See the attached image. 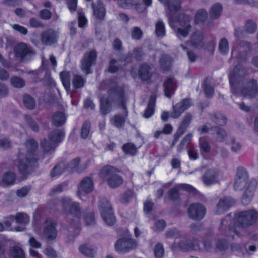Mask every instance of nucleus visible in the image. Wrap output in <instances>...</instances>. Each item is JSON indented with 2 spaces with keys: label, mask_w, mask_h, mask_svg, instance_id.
Here are the masks:
<instances>
[{
  "label": "nucleus",
  "mask_w": 258,
  "mask_h": 258,
  "mask_svg": "<svg viewBox=\"0 0 258 258\" xmlns=\"http://www.w3.org/2000/svg\"><path fill=\"white\" fill-rule=\"evenodd\" d=\"M26 150L21 149L19 153L18 168L22 175H26L37 166L38 157L35 154L38 149V143L33 139L25 143Z\"/></svg>",
  "instance_id": "obj_3"
},
{
  "label": "nucleus",
  "mask_w": 258,
  "mask_h": 258,
  "mask_svg": "<svg viewBox=\"0 0 258 258\" xmlns=\"http://www.w3.org/2000/svg\"><path fill=\"white\" fill-rule=\"evenodd\" d=\"M168 7L167 16L169 19V23L171 27L174 26V23L177 22L178 25L175 29L176 36L186 37L190 31L191 26L190 24V19L187 15L182 14L177 18V13L180 8L181 0H172L168 2L167 0H159Z\"/></svg>",
  "instance_id": "obj_2"
},
{
  "label": "nucleus",
  "mask_w": 258,
  "mask_h": 258,
  "mask_svg": "<svg viewBox=\"0 0 258 258\" xmlns=\"http://www.w3.org/2000/svg\"><path fill=\"white\" fill-rule=\"evenodd\" d=\"M246 74L245 70L241 66H236L229 74V81L242 78Z\"/></svg>",
  "instance_id": "obj_31"
},
{
  "label": "nucleus",
  "mask_w": 258,
  "mask_h": 258,
  "mask_svg": "<svg viewBox=\"0 0 258 258\" xmlns=\"http://www.w3.org/2000/svg\"><path fill=\"white\" fill-rule=\"evenodd\" d=\"M80 252L83 255L90 258H93L96 254V250L90 246L86 244H83L79 246Z\"/></svg>",
  "instance_id": "obj_38"
},
{
  "label": "nucleus",
  "mask_w": 258,
  "mask_h": 258,
  "mask_svg": "<svg viewBox=\"0 0 258 258\" xmlns=\"http://www.w3.org/2000/svg\"><path fill=\"white\" fill-rule=\"evenodd\" d=\"M203 34L200 31H195L191 35L190 42L187 43V46L200 48L203 46Z\"/></svg>",
  "instance_id": "obj_23"
},
{
  "label": "nucleus",
  "mask_w": 258,
  "mask_h": 258,
  "mask_svg": "<svg viewBox=\"0 0 258 258\" xmlns=\"http://www.w3.org/2000/svg\"><path fill=\"white\" fill-rule=\"evenodd\" d=\"M94 15L99 20L104 19L105 15V10L102 3L98 1L96 4H93Z\"/></svg>",
  "instance_id": "obj_28"
},
{
  "label": "nucleus",
  "mask_w": 258,
  "mask_h": 258,
  "mask_svg": "<svg viewBox=\"0 0 258 258\" xmlns=\"http://www.w3.org/2000/svg\"><path fill=\"white\" fill-rule=\"evenodd\" d=\"M215 240L213 232L211 230L207 231L202 241L197 239L195 250L204 252H212L215 250Z\"/></svg>",
  "instance_id": "obj_8"
},
{
  "label": "nucleus",
  "mask_w": 258,
  "mask_h": 258,
  "mask_svg": "<svg viewBox=\"0 0 258 258\" xmlns=\"http://www.w3.org/2000/svg\"><path fill=\"white\" fill-rule=\"evenodd\" d=\"M106 97L100 98V111L101 114L106 115L110 112L113 107L125 109L127 97L124 87L119 85L115 82H110L108 84Z\"/></svg>",
  "instance_id": "obj_1"
},
{
  "label": "nucleus",
  "mask_w": 258,
  "mask_h": 258,
  "mask_svg": "<svg viewBox=\"0 0 258 258\" xmlns=\"http://www.w3.org/2000/svg\"><path fill=\"white\" fill-rule=\"evenodd\" d=\"M210 119L218 126L224 125L227 123V119L220 113L214 112L210 114Z\"/></svg>",
  "instance_id": "obj_36"
},
{
  "label": "nucleus",
  "mask_w": 258,
  "mask_h": 258,
  "mask_svg": "<svg viewBox=\"0 0 258 258\" xmlns=\"http://www.w3.org/2000/svg\"><path fill=\"white\" fill-rule=\"evenodd\" d=\"M202 87L207 98H211L213 96L214 93V86L211 82H204Z\"/></svg>",
  "instance_id": "obj_42"
},
{
  "label": "nucleus",
  "mask_w": 258,
  "mask_h": 258,
  "mask_svg": "<svg viewBox=\"0 0 258 258\" xmlns=\"http://www.w3.org/2000/svg\"><path fill=\"white\" fill-rule=\"evenodd\" d=\"M134 196V192L130 190L126 191L120 196V202L122 204L128 203L130 199Z\"/></svg>",
  "instance_id": "obj_57"
},
{
  "label": "nucleus",
  "mask_w": 258,
  "mask_h": 258,
  "mask_svg": "<svg viewBox=\"0 0 258 258\" xmlns=\"http://www.w3.org/2000/svg\"><path fill=\"white\" fill-rule=\"evenodd\" d=\"M190 105L189 99H182L180 102L173 106V111L171 113V117L173 118L179 117Z\"/></svg>",
  "instance_id": "obj_19"
},
{
  "label": "nucleus",
  "mask_w": 258,
  "mask_h": 258,
  "mask_svg": "<svg viewBox=\"0 0 258 258\" xmlns=\"http://www.w3.org/2000/svg\"><path fill=\"white\" fill-rule=\"evenodd\" d=\"M122 148L125 153L129 154L133 156L135 155L137 152L136 147L132 143H127L123 145Z\"/></svg>",
  "instance_id": "obj_54"
},
{
  "label": "nucleus",
  "mask_w": 258,
  "mask_h": 258,
  "mask_svg": "<svg viewBox=\"0 0 258 258\" xmlns=\"http://www.w3.org/2000/svg\"><path fill=\"white\" fill-rule=\"evenodd\" d=\"M215 250L220 251H225L228 248V242L222 238H215Z\"/></svg>",
  "instance_id": "obj_44"
},
{
  "label": "nucleus",
  "mask_w": 258,
  "mask_h": 258,
  "mask_svg": "<svg viewBox=\"0 0 258 258\" xmlns=\"http://www.w3.org/2000/svg\"><path fill=\"white\" fill-rule=\"evenodd\" d=\"M211 130L214 131L217 135V139L218 141L220 142H224L226 141L228 135L224 128L218 125H215L212 126Z\"/></svg>",
  "instance_id": "obj_37"
},
{
  "label": "nucleus",
  "mask_w": 258,
  "mask_h": 258,
  "mask_svg": "<svg viewBox=\"0 0 258 258\" xmlns=\"http://www.w3.org/2000/svg\"><path fill=\"white\" fill-rule=\"evenodd\" d=\"M161 67L164 70H168L172 64L170 58L167 55H163L160 60Z\"/></svg>",
  "instance_id": "obj_50"
},
{
  "label": "nucleus",
  "mask_w": 258,
  "mask_h": 258,
  "mask_svg": "<svg viewBox=\"0 0 258 258\" xmlns=\"http://www.w3.org/2000/svg\"><path fill=\"white\" fill-rule=\"evenodd\" d=\"M222 10V6L219 4H216L211 8L210 14L213 18H218L221 15Z\"/></svg>",
  "instance_id": "obj_53"
},
{
  "label": "nucleus",
  "mask_w": 258,
  "mask_h": 258,
  "mask_svg": "<svg viewBox=\"0 0 258 258\" xmlns=\"http://www.w3.org/2000/svg\"><path fill=\"white\" fill-rule=\"evenodd\" d=\"M257 183L255 180H251L247 183L246 186L243 189L242 197L241 198V203L242 205H248L251 201L254 193L256 189Z\"/></svg>",
  "instance_id": "obj_13"
},
{
  "label": "nucleus",
  "mask_w": 258,
  "mask_h": 258,
  "mask_svg": "<svg viewBox=\"0 0 258 258\" xmlns=\"http://www.w3.org/2000/svg\"><path fill=\"white\" fill-rule=\"evenodd\" d=\"M176 87V85L174 82H164L163 88L166 97L170 98L174 93Z\"/></svg>",
  "instance_id": "obj_35"
},
{
  "label": "nucleus",
  "mask_w": 258,
  "mask_h": 258,
  "mask_svg": "<svg viewBox=\"0 0 258 258\" xmlns=\"http://www.w3.org/2000/svg\"><path fill=\"white\" fill-rule=\"evenodd\" d=\"M15 180L16 175L14 173L11 171L5 173L2 178L3 183L7 185L13 184Z\"/></svg>",
  "instance_id": "obj_46"
},
{
  "label": "nucleus",
  "mask_w": 258,
  "mask_h": 258,
  "mask_svg": "<svg viewBox=\"0 0 258 258\" xmlns=\"http://www.w3.org/2000/svg\"><path fill=\"white\" fill-rule=\"evenodd\" d=\"M58 33L53 29H48L41 34L42 43L46 45H51L57 42Z\"/></svg>",
  "instance_id": "obj_18"
},
{
  "label": "nucleus",
  "mask_w": 258,
  "mask_h": 258,
  "mask_svg": "<svg viewBox=\"0 0 258 258\" xmlns=\"http://www.w3.org/2000/svg\"><path fill=\"white\" fill-rule=\"evenodd\" d=\"M232 249L236 250H239L243 253L251 254V252H254L256 250V247L254 245H249L247 248L245 246L240 244H234L232 246Z\"/></svg>",
  "instance_id": "obj_45"
},
{
  "label": "nucleus",
  "mask_w": 258,
  "mask_h": 258,
  "mask_svg": "<svg viewBox=\"0 0 258 258\" xmlns=\"http://www.w3.org/2000/svg\"><path fill=\"white\" fill-rule=\"evenodd\" d=\"M207 12L204 10H199L195 16V23L198 24L202 23L207 17Z\"/></svg>",
  "instance_id": "obj_49"
},
{
  "label": "nucleus",
  "mask_w": 258,
  "mask_h": 258,
  "mask_svg": "<svg viewBox=\"0 0 258 258\" xmlns=\"http://www.w3.org/2000/svg\"><path fill=\"white\" fill-rule=\"evenodd\" d=\"M166 226V222L164 220L159 219L155 222L153 229L157 232H161L165 228Z\"/></svg>",
  "instance_id": "obj_56"
},
{
  "label": "nucleus",
  "mask_w": 258,
  "mask_h": 258,
  "mask_svg": "<svg viewBox=\"0 0 258 258\" xmlns=\"http://www.w3.org/2000/svg\"><path fill=\"white\" fill-rule=\"evenodd\" d=\"M120 170L114 167L105 166L100 171V176L107 182L108 186L115 188L123 183L122 178L118 174Z\"/></svg>",
  "instance_id": "obj_5"
},
{
  "label": "nucleus",
  "mask_w": 258,
  "mask_h": 258,
  "mask_svg": "<svg viewBox=\"0 0 258 258\" xmlns=\"http://www.w3.org/2000/svg\"><path fill=\"white\" fill-rule=\"evenodd\" d=\"M154 255L156 258H162L164 254V248L162 243H157L154 247Z\"/></svg>",
  "instance_id": "obj_60"
},
{
  "label": "nucleus",
  "mask_w": 258,
  "mask_h": 258,
  "mask_svg": "<svg viewBox=\"0 0 258 258\" xmlns=\"http://www.w3.org/2000/svg\"><path fill=\"white\" fill-rule=\"evenodd\" d=\"M96 56V52L93 50L85 54L81 61V69L86 74L91 73V67L95 64Z\"/></svg>",
  "instance_id": "obj_14"
},
{
  "label": "nucleus",
  "mask_w": 258,
  "mask_h": 258,
  "mask_svg": "<svg viewBox=\"0 0 258 258\" xmlns=\"http://www.w3.org/2000/svg\"><path fill=\"white\" fill-rule=\"evenodd\" d=\"M93 189V182L91 178L85 177L82 179L78 186V196L81 198L83 194L91 192Z\"/></svg>",
  "instance_id": "obj_20"
},
{
  "label": "nucleus",
  "mask_w": 258,
  "mask_h": 258,
  "mask_svg": "<svg viewBox=\"0 0 258 258\" xmlns=\"http://www.w3.org/2000/svg\"><path fill=\"white\" fill-rule=\"evenodd\" d=\"M56 226V222L53 219L48 218L46 220L43 235L48 240H52L55 239L57 236Z\"/></svg>",
  "instance_id": "obj_16"
},
{
  "label": "nucleus",
  "mask_w": 258,
  "mask_h": 258,
  "mask_svg": "<svg viewBox=\"0 0 258 258\" xmlns=\"http://www.w3.org/2000/svg\"><path fill=\"white\" fill-rule=\"evenodd\" d=\"M64 137V133L61 130L56 129L51 132L49 135V140L55 145L60 143Z\"/></svg>",
  "instance_id": "obj_29"
},
{
  "label": "nucleus",
  "mask_w": 258,
  "mask_h": 258,
  "mask_svg": "<svg viewBox=\"0 0 258 258\" xmlns=\"http://www.w3.org/2000/svg\"><path fill=\"white\" fill-rule=\"evenodd\" d=\"M23 103L25 106L29 109H32L35 107V101L29 95L25 94L23 96Z\"/></svg>",
  "instance_id": "obj_52"
},
{
  "label": "nucleus",
  "mask_w": 258,
  "mask_h": 258,
  "mask_svg": "<svg viewBox=\"0 0 258 258\" xmlns=\"http://www.w3.org/2000/svg\"><path fill=\"white\" fill-rule=\"evenodd\" d=\"M99 210L105 222L109 226L113 225L115 222L111 204L106 199L100 201Z\"/></svg>",
  "instance_id": "obj_11"
},
{
  "label": "nucleus",
  "mask_w": 258,
  "mask_h": 258,
  "mask_svg": "<svg viewBox=\"0 0 258 258\" xmlns=\"http://www.w3.org/2000/svg\"><path fill=\"white\" fill-rule=\"evenodd\" d=\"M66 121V117L62 112H56L52 116V123L56 126H62L65 123Z\"/></svg>",
  "instance_id": "obj_34"
},
{
  "label": "nucleus",
  "mask_w": 258,
  "mask_h": 258,
  "mask_svg": "<svg viewBox=\"0 0 258 258\" xmlns=\"http://www.w3.org/2000/svg\"><path fill=\"white\" fill-rule=\"evenodd\" d=\"M181 189L192 194H196L197 192L196 189L192 186L186 184H181L169 190L168 197L169 199L171 200H177L179 197V190Z\"/></svg>",
  "instance_id": "obj_17"
},
{
  "label": "nucleus",
  "mask_w": 258,
  "mask_h": 258,
  "mask_svg": "<svg viewBox=\"0 0 258 258\" xmlns=\"http://www.w3.org/2000/svg\"><path fill=\"white\" fill-rule=\"evenodd\" d=\"M257 26L256 24L252 21H247L245 24V30L249 33H252L255 32L256 30Z\"/></svg>",
  "instance_id": "obj_63"
},
{
  "label": "nucleus",
  "mask_w": 258,
  "mask_h": 258,
  "mask_svg": "<svg viewBox=\"0 0 258 258\" xmlns=\"http://www.w3.org/2000/svg\"><path fill=\"white\" fill-rule=\"evenodd\" d=\"M90 130V122L85 121L81 127V135L82 138L86 139L89 134Z\"/></svg>",
  "instance_id": "obj_55"
},
{
  "label": "nucleus",
  "mask_w": 258,
  "mask_h": 258,
  "mask_svg": "<svg viewBox=\"0 0 258 258\" xmlns=\"http://www.w3.org/2000/svg\"><path fill=\"white\" fill-rule=\"evenodd\" d=\"M137 242L127 237L119 238L114 243L115 250L119 253L122 254L128 252L132 249L137 248Z\"/></svg>",
  "instance_id": "obj_10"
},
{
  "label": "nucleus",
  "mask_w": 258,
  "mask_h": 258,
  "mask_svg": "<svg viewBox=\"0 0 258 258\" xmlns=\"http://www.w3.org/2000/svg\"><path fill=\"white\" fill-rule=\"evenodd\" d=\"M123 109L124 112L122 114H117L110 118L111 123L117 128H122L124 126L126 118L128 115L126 107Z\"/></svg>",
  "instance_id": "obj_24"
},
{
  "label": "nucleus",
  "mask_w": 258,
  "mask_h": 258,
  "mask_svg": "<svg viewBox=\"0 0 258 258\" xmlns=\"http://www.w3.org/2000/svg\"><path fill=\"white\" fill-rule=\"evenodd\" d=\"M235 201L230 197H225L220 198L215 209V214L221 215L224 213L228 209L235 205Z\"/></svg>",
  "instance_id": "obj_15"
},
{
  "label": "nucleus",
  "mask_w": 258,
  "mask_h": 258,
  "mask_svg": "<svg viewBox=\"0 0 258 258\" xmlns=\"http://www.w3.org/2000/svg\"><path fill=\"white\" fill-rule=\"evenodd\" d=\"M248 179H235L234 188L235 190H240L246 186L248 183Z\"/></svg>",
  "instance_id": "obj_58"
},
{
  "label": "nucleus",
  "mask_w": 258,
  "mask_h": 258,
  "mask_svg": "<svg viewBox=\"0 0 258 258\" xmlns=\"http://www.w3.org/2000/svg\"><path fill=\"white\" fill-rule=\"evenodd\" d=\"M41 146L44 152L49 153L54 151L57 145L50 140L43 139L41 143Z\"/></svg>",
  "instance_id": "obj_40"
},
{
  "label": "nucleus",
  "mask_w": 258,
  "mask_h": 258,
  "mask_svg": "<svg viewBox=\"0 0 258 258\" xmlns=\"http://www.w3.org/2000/svg\"><path fill=\"white\" fill-rule=\"evenodd\" d=\"M25 118L28 126L34 132H38L39 127L37 123L31 117L25 115Z\"/></svg>",
  "instance_id": "obj_51"
},
{
  "label": "nucleus",
  "mask_w": 258,
  "mask_h": 258,
  "mask_svg": "<svg viewBox=\"0 0 258 258\" xmlns=\"http://www.w3.org/2000/svg\"><path fill=\"white\" fill-rule=\"evenodd\" d=\"M237 4H248L251 6L258 8V0H234Z\"/></svg>",
  "instance_id": "obj_64"
},
{
  "label": "nucleus",
  "mask_w": 258,
  "mask_h": 258,
  "mask_svg": "<svg viewBox=\"0 0 258 258\" xmlns=\"http://www.w3.org/2000/svg\"><path fill=\"white\" fill-rule=\"evenodd\" d=\"M10 255L13 258H25L23 250L18 246H14L11 248Z\"/></svg>",
  "instance_id": "obj_47"
},
{
  "label": "nucleus",
  "mask_w": 258,
  "mask_h": 258,
  "mask_svg": "<svg viewBox=\"0 0 258 258\" xmlns=\"http://www.w3.org/2000/svg\"><path fill=\"white\" fill-rule=\"evenodd\" d=\"M156 100V95L155 94H152L150 97L147 107L143 114L144 117L148 118L154 114Z\"/></svg>",
  "instance_id": "obj_30"
},
{
  "label": "nucleus",
  "mask_w": 258,
  "mask_h": 258,
  "mask_svg": "<svg viewBox=\"0 0 258 258\" xmlns=\"http://www.w3.org/2000/svg\"><path fill=\"white\" fill-rule=\"evenodd\" d=\"M154 69L147 64H143L141 66L139 75L142 81H147L153 76V70Z\"/></svg>",
  "instance_id": "obj_26"
},
{
  "label": "nucleus",
  "mask_w": 258,
  "mask_h": 258,
  "mask_svg": "<svg viewBox=\"0 0 258 258\" xmlns=\"http://www.w3.org/2000/svg\"><path fill=\"white\" fill-rule=\"evenodd\" d=\"M80 162V159L79 158H76L71 161L69 163H66L67 172H72L76 171L78 172H80L82 170L79 167Z\"/></svg>",
  "instance_id": "obj_39"
},
{
  "label": "nucleus",
  "mask_w": 258,
  "mask_h": 258,
  "mask_svg": "<svg viewBox=\"0 0 258 258\" xmlns=\"http://www.w3.org/2000/svg\"><path fill=\"white\" fill-rule=\"evenodd\" d=\"M192 119V114L189 112L186 113L183 117V119L177 130V132L181 134L182 135H183V134L186 131V129L189 126Z\"/></svg>",
  "instance_id": "obj_27"
},
{
  "label": "nucleus",
  "mask_w": 258,
  "mask_h": 258,
  "mask_svg": "<svg viewBox=\"0 0 258 258\" xmlns=\"http://www.w3.org/2000/svg\"><path fill=\"white\" fill-rule=\"evenodd\" d=\"M202 179L207 185L215 184L219 181V171L216 169H209L205 172Z\"/></svg>",
  "instance_id": "obj_22"
},
{
  "label": "nucleus",
  "mask_w": 258,
  "mask_h": 258,
  "mask_svg": "<svg viewBox=\"0 0 258 258\" xmlns=\"http://www.w3.org/2000/svg\"><path fill=\"white\" fill-rule=\"evenodd\" d=\"M235 179H248V175L245 169L243 167H238Z\"/></svg>",
  "instance_id": "obj_61"
},
{
  "label": "nucleus",
  "mask_w": 258,
  "mask_h": 258,
  "mask_svg": "<svg viewBox=\"0 0 258 258\" xmlns=\"http://www.w3.org/2000/svg\"><path fill=\"white\" fill-rule=\"evenodd\" d=\"M14 53L17 57H19L22 59L31 56L34 54L31 48L28 47L24 43L18 44L15 47Z\"/></svg>",
  "instance_id": "obj_21"
},
{
  "label": "nucleus",
  "mask_w": 258,
  "mask_h": 258,
  "mask_svg": "<svg viewBox=\"0 0 258 258\" xmlns=\"http://www.w3.org/2000/svg\"><path fill=\"white\" fill-rule=\"evenodd\" d=\"M199 145L201 154H208L210 152V144L204 138H200Z\"/></svg>",
  "instance_id": "obj_43"
},
{
  "label": "nucleus",
  "mask_w": 258,
  "mask_h": 258,
  "mask_svg": "<svg viewBox=\"0 0 258 258\" xmlns=\"http://www.w3.org/2000/svg\"><path fill=\"white\" fill-rule=\"evenodd\" d=\"M206 212V208L200 203L191 204L187 209V214L189 218L195 221L202 220L204 217Z\"/></svg>",
  "instance_id": "obj_12"
},
{
  "label": "nucleus",
  "mask_w": 258,
  "mask_h": 258,
  "mask_svg": "<svg viewBox=\"0 0 258 258\" xmlns=\"http://www.w3.org/2000/svg\"><path fill=\"white\" fill-rule=\"evenodd\" d=\"M155 33L158 37H163L165 35V25L161 21H158L156 24Z\"/></svg>",
  "instance_id": "obj_48"
},
{
  "label": "nucleus",
  "mask_w": 258,
  "mask_h": 258,
  "mask_svg": "<svg viewBox=\"0 0 258 258\" xmlns=\"http://www.w3.org/2000/svg\"><path fill=\"white\" fill-rule=\"evenodd\" d=\"M235 217L239 226L246 228L256 223L258 220V211L255 209L242 211L237 212Z\"/></svg>",
  "instance_id": "obj_6"
},
{
  "label": "nucleus",
  "mask_w": 258,
  "mask_h": 258,
  "mask_svg": "<svg viewBox=\"0 0 258 258\" xmlns=\"http://www.w3.org/2000/svg\"><path fill=\"white\" fill-rule=\"evenodd\" d=\"M219 49L220 52L223 54H226L229 50L228 43L225 38L221 40L219 44Z\"/></svg>",
  "instance_id": "obj_59"
},
{
  "label": "nucleus",
  "mask_w": 258,
  "mask_h": 258,
  "mask_svg": "<svg viewBox=\"0 0 258 258\" xmlns=\"http://www.w3.org/2000/svg\"><path fill=\"white\" fill-rule=\"evenodd\" d=\"M9 218L12 220L15 219L18 223L26 224L29 222L28 215L24 213H18L15 216L10 215Z\"/></svg>",
  "instance_id": "obj_41"
},
{
  "label": "nucleus",
  "mask_w": 258,
  "mask_h": 258,
  "mask_svg": "<svg viewBox=\"0 0 258 258\" xmlns=\"http://www.w3.org/2000/svg\"><path fill=\"white\" fill-rule=\"evenodd\" d=\"M62 83L68 93L75 92L77 89L84 86V82H62Z\"/></svg>",
  "instance_id": "obj_32"
},
{
  "label": "nucleus",
  "mask_w": 258,
  "mask_h": 258,
  "mask_svg": "<svg viewBox=\"0 0 258 258\" xmlns=\"http://www.w3.org/2000/svg\"><path fill=\"white\" fill-rule=\"evenodd\" d=\"M241 82H230L231 92L234 94L241 93L246 97L253 98L256 96L258 88L256 82H247L244 86L241 88Z\"/></svg>",
  "instance_id": "obj_7"
},
{
  "label": "nucleus",
  "mask_w": 258,
  "mask_h": 258,
  "mask_svg": "<svg viewBox=\"0 0 258 258\" xmlns=\"http://www.w3.org/2000/svg\"><path fill=\"white\" fill-rule=\"evenodd\" d=\"M61 204L62 207L63 212L68 216V221L75 230V235L68 237V242L74 241L75 237L77 236L80 231L79 229V224L80 220L81 209L79 203L73 202L69 198H64L62 199Z\"/></svg>",
  "instance_id": "obj_4"
},
{
  "label": "nucleus",
  "mask_w": 258,
  "mask_h": 258,
  "mask_svg": "<svg viewBox=\"0 0 258 258\" xmlns=\"http://www.w3.org/2000/svg\"><path fill=\"white\" fill-rule=\"evenodd\" d=\"M220 234L227 237L233 238L234 235L240 236V232L234 227V222L231 214L227 215L221 222L219 228Z\"/></svg>",
  "instance_id": "obj_9"
},
{
  "label": "nucleus",
  "mask_w": 258,
  "mask_h": 258,
  "mask_svg": "<svg viewBox=\"0 0 258 258\" xmlns=\"http://www.w3.org/2000/svg\"><path fill=\"white\" fill-rule=\"evenodd\" d=\"M165 237L167 238H177L180 237L181 234L176 229H172L167 230L165 233Z\"/></svg>",
  "instance_id": "obj_62"
},
{
  "label": "nucleus",
  "mask_w": 258,
  "mask_h": 258,
  "mask_svg": "<svg viewBox=\"0 0 258 258\" xmlns=\"http://www.w3.org/2000/svg\"><path fill=\"white\" fill-rule=\"evenodd\" d=\"M197 243V239L191 241L189 240L184 239L180 241L179 243H174L171 246V248H173L174 245L177 246L179 248L183 251H188L190 250H195V246Z\"/></svg>",
  "instance_id": "obj_25"
},
{
  "label": "nucleus",
  "mask_w": 258,
  "mask_h": 258,
  "mask_svg": "<svg viewBox=\"0 0 258 258\" xmlns=\"http://www.w3.org/2000/svg\"><path fill=\"white\" fill-rule=\"evenodd\" d=\"M67 171V164L64 161L58 163L55 165L50 172V176L52 177H54L59 176Z\"/></svg>",
  "instance_id": "obj_33"
}]
</instances>
